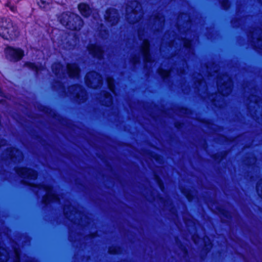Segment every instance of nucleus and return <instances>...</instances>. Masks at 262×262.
Segmentation results:
<instances>
[{
	"label": "nucleus",
	"instance_id": "nucleus-15",
	"mask_svg": "<svg viewBox=\"0 0 262 262\" xmlns=\"http://www.w3.org/2000/svg\"><path fill=\"white\" fill-rule=\"evenodd\" d=\"M104 16L105 19L112 26L116 24L119 20L118 13L115 9H107Z\"/></svg>",
	"mask_w": 262,
	"mask_h": 262
},
{
	"label": "nucleus",
	"instance_id": "nucleus-5",
	"mask_svg": "<svg viewBox=\"0 0 262 262\" xmlns=\"http://www.w3.org/2000/svg\"><path fill=\"white\" fill-rule=\"evenodd\" d=\"M17 26L10 18L0 19V36L6 39H13L17 36Z\"/></svg>",
	"mask_w": 262,
	"mask_h": 262
},
{
	"label": "nucleus",
	"instance_id": "nucleus-13",
	"mask_svg": "<svg viewBox=\"0 0 262 262\" xmlns=\"http://www.w3.org/2000/svg\"><path fill=\"white\" fill-rule=\"evenodd\" d=\"M5 52L7 58L13 61L20 60L24 55V51L19 48L8 47Z\"/></svg>",
	"mask_w": 262,
	"mask_h": 262
},
{
	"label": "nucleus",
	"instance_id": "nucleus-26",
	"mask_svg": "<svg viewBox=\"0 0 262 262\" xmlns=\"http://www.w3.org/2000/svg\"><path fill=\"white\" fill-rule=\"evenodd\" d=\"M107 83L110 90L115 95H116L115 91V85H114V79L111 77H107Z\"/></svg>",
	"mask_w": 262,
	"mask_h": 262
},
{
	"label": "nucleus",
	"instance_id": "nucleus-31",
	"mask_svg": "<svg viewBox=\"0 0 262 262\" xmlns=\"http://www.w3.org/2000/svg\"><path fill=\"white\" fill-rule=\"evenodd\" d=\"M57 85L59 86V90L60 89L63 90L64 89V86H63L62 84L60 82H58L57 83Z\"/></svg>",
	"mask_w": 262,
	"mask_h": 262
},
{
	"label": "nucleus",
	"instance_id": "nucleus-37",
	"mask_svg": "<svg viewBox=\"0 0 262 262\" xmlns=\"http://www.w3.org/2000/svg\"><path fill=\"white\" fill-rule=\"evenodd\" d=\"M212 101H215V100L214 99V98H212Z\"/></svg>",
	"mask_w": 262,
	"mask_h": 262
},
{
	"label": "nucleus",
	"instance_id": "nucleus-32",
	"mask_svg": "<svg viewBox=\"0 0 262 262\" xmlns=\"http://www.w3.org/2000/svg\"><path fill=\"white\" fill-rule=\"evenodd\" d=\"M74 47V45H69V46H67L66 47H64L67 49H68V50H70L71 49H72V48Z\"/></svg>",
	"mask_w": 262,
	"mask_h": 262
},
{
	"label": "nucleus",
	"instance_id": "nucleus-7",
	"mask_svg": "<svg viewBox=\"0 0 262 262\" xmlns=\"http://www.w3.org/2000/svg\"><path fill=\"white\" fill-rule=\"evenodd\" d=\"M143 16L140 4L136 1L127 4L126 8V18L130 24L138 22Z\"/></svg>",
	"mask_w": 262,
	"mask_h": 262
},
{
	"label": "nucleus",
	"instance_id": "nucleus-28",
	"mask_svg": "<svg viewBox=\"0 0 262 262\" xmlns=\"http://www.w3.org/2000/svg\"><path fill=\"white\" fill-rule=\"evenodd\" d=\"M256 189L258 195L262 198V180L257 184Z\"/></svg>",
	"mask_w": 262,
	"mask_h": 262
},
{
	"label": "nucleus",
	"instance_id": "nucleus-34",
	"mask_svg": "<svg viewBox=\"0 0 262 262\" xmlns=\"http://www.w3.org/2000/svg\"><path fill=\"white\" fill-rule=\"evenodd\" d=\"M159 185L161 190H163V185L160 183H159Z\"/></svg>",
	"mask_w": 262,
	"mask_h": 262
},
{
	"label": "nucleus",
	"instance_id": "nucleus-14",
	"mask_svg": "<svg viewBox=\"0 0 262 262\" xmlns=\"http://www.w3.org/2000/svg\"><path fill=\"white\" fill-rule=\"evenodd\" d=\"M16 172L22 178L27 180H34L37 176L35 171L26 168L16 169Z\"/></svg>",
	"mask_w": 262,
	"mask_h": 262
},
{
	"label": "nucleus",
	"instance_id": "nucleus-33",
	"mask_svg": "<svg viewBox=\"0 0 262 262\" xmlns=\"http://www.w3.org/2000/svg\"><path fill=\"white\" fill-rule=\"evenodd\" d=\"M24 183H26L27 184H28L29 185H32V184L29 183V182L25 181Z\"/></svg>",
	"mask_w": 262,
	"mask_h": 262
},
{
	"label": "nucleus",
	"instance_id": "nucleus-36",
	"mask_svg": "<svg viewBox=\"0 0 262 262\" xmlns=\"http://www.w3.org/2000/svg\"><path fill=\"white\" fill-rule=\"evenodd\" d=\"M167 37V34H165V35H164V38H166Z\"/></svg>",
	"mask_w": 262,
	"mask_h": 262
},
{
	"label": "nucleus",
	"instance_id": "nucleus-35",
	"mask_svg": "<svg viewBox=\"0 0 262 262\" xmlns=\"http://www.w3.org/2000/svg\"><path fill=\"white\" fill-rule=\"evenodd\" d=\"M184 15V17H185V18L187 17V15H186V14H184V15Z\"/></svg>",
	"mask_w": 262,
	"mask_h": 262
},
{
	"label": "nucleus",
	"instance_id": "nucleus-18",
	"mask_svg": "<svg viewBox=\"0 0 262 262\" xmlns=\"http://www.w3.org/2000/svg\"><path fill=\"white\" fill-rule=\"evenodd\" d=\"M98 99L102 105L109 106L112 104V96L108 92L103 91Z\"/></svg>",
	"mask_w": 262,
	"mask_h": 262
},
{
	"label": "nucleus",
	"instance_id": "nucleus-22",
	"mask_svg": "<svg viewBox=\"0 0 262 262\" xmlns=\"http://www.w3.org/2000/svg\"><path fill=\"white\" fill-rule=\"evenodd\" d=\"M9 257V253L3 247H0V262H6L8 257Z\"/></svg>",
	"mask_w": 262,
	"mask_h": 262
},
{
	"label": "nucleus",
	"instance_id": "nucleus-21",
	"mask_svg": "<svg viewBox=\"0 0 262 262\" xmlns=\"http://www.w3.org/2000/svg\"><path fill=\"white\" fill-rule=\"evenodd\" d=\"M26 66L30 69L36 72V73H38L40 71H42L44 68V66L41 64H35L31 62L27 63Z\"/></svg>",
	"mask_w": 262,
	"mask_h": 262
},
{
	"label": "nucleus",
	"instance_id": "nucleus-23",
	"mask_svg": "<svg viewBox=\"0 0 262 262\" xmlns=\"http://www.w3.org/2000/svg\"><path fill=\"white\" fill-rule=\"evenodd\" d=\"M38 5L42 9H48L52 3V0H37Z\"/></svg>",
	"mask_w": 262,
	"mask_h": 262
},
{
	"label": "nucleus",
	"instance_id": "nucleus-8",
	"mask_svg": "<svg viewBox=\"0 0 262 262\" xmlns=\"http://www.w3.org/2000/svg\"><path fill=\"white\" fill-rule=\"evenodd\" d=\"M7 146L5 149L6 151L3 154V158L5 160L10 159L12 162H19L23 159V154L19 150L12 148L10 145L6 144V141L3 139H0V147Z\"/></svg>",
	"mask_w": 262,
	"mask_h": 262
},
{
	"label": "nucleus",
	"instance_id": "nucleus-11",
	"mask_svg": "<svg viewBox=\"0 0 262 262\" xmlns=\"http://www.w3.org/2000/svg\"><path fill=\"white\" fill-rule=\"evenodd\" d=\"M68 93L69 96H73L77 99V101L80 102H83L87 99V95L85 90L80 85H74L69 88ZM69 95V94H67Z\"/></svg>",
	"mask_w": 262,
	"mask_h": 262
},
{
	"label": "nucleus",
	"instance_id": "nucleus-30",
	"mask_svg": "<svg viewBox=\"0 0 262 262\" xmlns=\"http://www.w3.org/2000/svg\"><path fill=\"white\" fill-rule=\"evenodd\" d=\"M248 99L250 103L253 102L254 104L257 105L258 98L255 96H251Z\"/></svg>",
	"mask_w": 262,
	"mask_h": 262
},
{
	"label": "nucleus",
	"instance_id": "nucleus-9",
	"mask_svg": "<svg viewBox=\"0 0 262 262\" xmlns=\"http://www.w3.org/2000/svg\"><path fill=\"white\" fill-rule=\"evenodd\" d=\"M216 84L217 90L223 96L229 95L232 90V82L230 77L227 74L217 75Z\"/></svg>",
	"mask_w": 262,
	"mask_h": 262
},
{
	"label": "nucleus",
	"instance_id": "nucleus-3",
	"mask_svg": "<svg viewBox=\"0 0 262 262\" xmlns=\"http://www.w3.org/2000/svg\"><path fill=\"white\" fill-rule=\"evenodd\" d=\"M59 19L63 26L72 30H79L83 24L79 16L71 12L63 13Z\"/></svg>",
	"mask_w": 262,
	"mask_h": 262
},
{
	"label": "nucleus",
	"instance_id": "nucleus-27",
	"mask_svg": "<svg viewBox=\"0 0 262 262\" xmlns=\"http://www.w3.org/2000/svg\"><path fill=\"white\" fill-rule=\"evenodd\" d=\"M172 72V70L171 69L170 70H164L162 68H160L158 70L159 74L163 77V78H167L169 77Z\"/></svg>",
	"mask_w": 262,
	"mask_h": 262
},
{
	"label": "nucleus",
	"instance_id": "nucleus-12",
	"mask_svg": "<svg viewBox=\"0 0 262 262\" xmlns=\"http://www.w3.org/2000/svg\"><path fill=\"white\" fill-rule=\"evenodd\" d=\"M86 85L91 88L96 89L101 86L102 78L97 73L91 72L88 73L85 78Z\"/></svg>",
	"mask_w": 262,
	"mask_h": 262
},
{
	"label": "nucleus",
	"instance_id": "nucleus-19",
	"mask_svg": "<svg viewBox=\"0 0 262 262\" xmlns=\"http://www.w3.org/2000/svg\"><path fill=\"white\" fill-rule=\"evenodd\" d=\"M63 212L66 217L71 220H73L72 215H75L77 213L76 208L71 205L69 202H67L64 205Z\"/></svg>",
	"mask_w": 262,
	"mask_h": 262
},
{
	"label": "nucleus",
	"instance_id": "nucleus-17",
	"mask_svg": "<svg viewBox=\"0 0 262 262\" xmlns=\"http://www.w3.org/2000/svg\"><path fill=\"white\" fill-rule=\"evenodd\" d=\"M90 54L98 59L103 58V50L97 45L91 44L87 47Z\"/></svg>",
	"mask_w": 262,
	"mask_h": 262
},
{
	"label": "nucleus",
	"instance_id": "nucleus-6",
	"mask_svg": "<svg viewBox=\"0 0 262 262\" xmlns=\"http://www.w3.org/2000/svg\"><path fill=\"white\" fill-rule=\"evenodd\" d=\"M178 41H179V39H178ZM177 39H174L173 40H170V41L168 42V46L170 48H172L174 46V43H177ZM180 42L181 44L183 45V48L182 49L181 52L184 53V55H181L183 57V59L185 60V63H183V69H180V70L177 71L178 74L181 75L182 74H184L185 73V69L184 68H187V64L186 63V59H189L190 58H192L194 56V52H193V49L192 47V42L191 41L183 39L181 40H180Z\"/></svg>",
	"mask_w": 262,
	"mask_h": 262
},
{
	"label": "nucleus",
	"instance_id": "nucleus-4",
	"mask_svg": "<svg viewBox=\"0 0 262 262\" xmlns=\"http://www.w3.org/2000/svg\"><path fill=\"white\" fill-rule=\"evenodd\" d=\"M53 73L60 79L68 75L70 77H78L80 70L76 64H68L66 69L59 63H55L52 66Z\"/></svg>",
	"mask_w": 262,
	"mask_h": 262
},
{
	"label": "nucleus",
	"instance_id": "nucleus-29",
	"mask_svg": "<svg viewBox=\"0 0 262 262\" xmlns=\"http://www.w3.org/2000/svg\"><path fill=\"white\" fill-rule=\"evenodd\" d=\"M221 4L224 9H227L229 7L228 0H222L221 1Z\"/></svg>",
	"mask_w": 262,
	"mask_h": 262
},
{
	"label": "nucleus",
	"instance_id": "nucleus-1",
	"mask_svg": "<svg viewBox=\"0 0 262 262\" xmlns=\"http://www.w3.org/2000/svg\"><path fill=\"white\" fill-rule=\"evenodd\" d=\"M164 23V18L161 13H156L151 18L146 27L142 29L140 28L138 30L139 38L141 41V45L139 47L138 55H136L131 59V62L133 64L139 63L140 59L142 58L145 64V67L147 66L148 63L152 62V57L149 54V43L148 40L145 38V34L147 33V30H152L154 31H159L162 29Z\"/></svg>",
	"mask_w": 262,
	"mask_h": 262
},
{
	"label": "nucleus",
	"instance_id": "nucleus-2",
	"mask_svg": "<svg viewBox=\"0 0 262 262\" xmlns=\"http://www.w3.org/2000/svg\"><path fill=\"white\" fill-rule=\"evenodd\" d=\"M78 9L81 14L84 17H88L91 14H92L94 20L96 21L95 28L97 29L99 32L98 35L103 39L107 38L108 36L107 31L102 24L98 22L99 14L97 10H92L89 5L84 3L80 4L78 5Z\"/></svg>",
	"mask_w": 262,
	"mask_h": 262
},
{
	"label": "nucleus",
	"instance_id": "nucleus-20",
	"mask_svg": "<svg viewBox=\"0 0 262 262\" xmlns=\"http://www.w3.org/2000/svg\"><path fill=\"white\" fill-rule=\"evenodd\" d=\"M13 254L15 257L14 262H37L34 259H31L28 257H25V260L22 259L21 261L20 260V250L16 248H14Z\"/></svg>",
	"mask_w": 262,
	"mask_h": 262
},
{
	"label": "nucleus",
	"instance_id": "nucleus-10",
	"mask_svg": "<svg viewBox=\"0 0 262 262\" xmlns=\"http://www.w3.org/2000/svg\"><path fill=\"white\" fill-rule=\"evenodd\" d=\"M38 191L37 193H39V191L42 190L46 193L45 195L42 198V203L45 204H48L50 202H57L60 203V198L59 196L56 194L55 191L53 190L52 187L45 184L40 185L38 187Z\"/></svg>",
	"mask_w": 262,
	"mask_h": 262
},
{
	"label": "nucleus",
	"instance_id": "nucleus-16",
	"mask_svg": "<svg viewBox=\"0 0 262 262\" xmlns=\"http://www.w3.org/2000/svg\"><path fill=\"white\" fill-rule=\"evenodd\" d=\"M249 37L254 42V40L257 41V45L262 46V29L260 28L252 29L249 34Z\"/></svg>",
	"mask_w": 262,
	"mask_h": 262
},
{
	"label": "nucleus",
	"instance_id": "nucleus-25",
	"mask_svg": "<svg viewBox=\"0 0 262 262\" xmlns=\"http://www.w3.org/2000/svg\"><path fill=\"white\" fill-rule=\"evenodd\" d=\"M5 5L6 7H8L12 12L14 13L16 12L17 9L14 0H9L7 2Z\"/></svg>",
	"mask_w": 262,
	"mask_h": 262
},
{
	"label": "nucleus",
	"instance_id": "nucleus-24",
	"mask_svg": "<svg viewBox=\"0 0 262 262\" xmlns=\"http://www.w3.org/2000/svg\"><path fill=\"white\" fill-rule=\"evenodd\" d=\"M198 78H196V79L195 80V83L196 84V86L198 88V89H200V87H201L202 85H204V86H206V82L204 80V78L203 77L202 75L199 74Z\"/></svg>",
	"mask_w": 262,
	"mask_h": 262
}]
</instances>
